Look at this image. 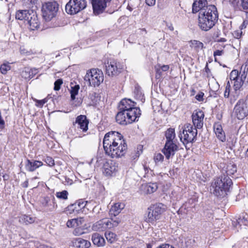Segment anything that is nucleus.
Instances as JSON below:
<instances>
[{
    "label": "nucleus",
    "mask_w": 248,
    "mask_h": 248,
    "mask_svg": "<svg viewBox=\"0 0 248 248\" xmlns=\"http://www.w3.org/2000/svg\"><path fill=\"white\" fill-rule=\"evenodd\" d=\"M43 165V162L40 161L27 159L25 163V168L28 171L33 172Z\"/></svg>",
    "instance_id": "obj_19"
},
{
    "label": "nucleus",
    "mask_w": 248,
    "mask_h": 248,
    "mask_svg": "<svg viewBox=\"0 0 248 248\" xmlns=\"http://www.w3.org/2000/svg\"><path fill=\"white\" fill-rule=\"evenodd\" d=\"M34 101L36 102V106L42 108L44 105L47 102V99H44L42 100H37L36 99H34Z\"/></svg>",
    "instance_id": "obj_47"
},
{
    "label": "nucleus",
    "mask_w": 248,
    "mask_h": 248,
    "mask_svg": "<svg viewBox=\"0 0 248 248\" xmlns=\"http://www.w3.org/2000/svg\"><path fill=\"white\" fill-rule=\"evenodd\" d=\"M214 132L217 138L221 141H224L226 140L225 133L222 129L221 124L219 123H216L214 125Z\"/></svg>",
    "instance_id": "obj_24"
},
{
    "label": "nucleus",
    "mask_w": 248,
    "mask_h": 248,
    "mask_svg": "<svg viewBox=\"0 0 248 248\" xmlns=\"http://www.w3.org/2000/svg\"><path fill=\"white\" fill-rule=\"evenodd\" d=\"M234 110L239 120H242L248 115V94L245 99H241L238 101Z\"/></svg>",
    "instance_id": "obj_8"
},
{
    "label": "nucleus",
    "mask_w": 248,
    "mask_h": 248,
    "mask_svg": "<svg viewBox=\"0 0 248 248\" xmlns=\"http://www.w3.org/2000/svg\"><path fill=\"white\" fill-rule=\"evenodd\" d=\"M63 81L62 79H58L54 82V90L55 91H59L61 88V86L62 84Z\"/></svg>",
    "instance_id": "obj_45"
},
{
    "label": "nucleus",
    "mask_w": 248,
    "mask_h": 248,
    "mask_svg": "<svg viewBox=\"0 0 248 248\" xmlns=\"http://www.w3.org/2000/svg\"><path fill=\"white\" fill-rule=\"evenodd\" d=\"M44 160L50 167H52L55 165L54 160L51 157L46 156Z\"/></svg>",
    "instance_id": "obj_44"
},
{
    "label": "nucleus",
    "mask_w": 248,
    "mask_h": 248,
    "mask_svg": "<svg viewBox=\"0 0 248 248\" xmlns=\"http://www.w3.org/2000/svg\"><path fill=\"white\" fill-rule=\"evenodd\" d=\"M87 203V201H85L82 199L79 200L67 207V210L69 211V213L71 214L78 212L79 209L84 208Z\"/></svg>",
    "instance_id": "obj_20"
},
{
    "label": "nucleus",
    "mask_w": 248,
    "mask_h": 248,
    "mask_svg": "<svg viewBox=\"0 0 248 248\" xmlns=\"http://www.w3.org/2000/svg\"><path fill=\"white\" fill-rule=\"evenodd\" d=\"M197 135V130L194 128L190 124H186L180 131L179 137L181 141L184 144L192 143L196 140Z\"/></svg>",
    "instance_id": "obj_4"
},
{
    "label": "nucleus",
    "mask_w": 248,
    "mask_h": 248,
    "mask_svg": "<svg viewBox=\"0 0 248 248\" xmlns=\"http://www.w3.org/2000/svg\"><path fill=\"white\" fill-rule=\"evenodd\" d=\"M204 93L202 92H200L195 96L196 99L199 101H202L203 100V97Z\"/></svg>",
    "instance_id": "obj_56"
},
{
    "label": "nucleus",
    "mask_w": 248,
    "mask_h": 248,
    "mask_svg": "<svg viewBox=\"0 0 248 248\" xmlns=\"http://www.w3.org/2000/svg\"><path fill=\"white\" fill-rule=\"evenodd\" d=\"M103 142L106 154L111 158L122 157L125 154L127 149L123 136L116 131H110L106 133Z\"/></svg>",
    "instance_id": "obj_1"
},
{
    "label": "nucleus",
    "mask_w": 248,
    "mask_h": 248,
    "mask_svg": "<svg viewBox=\"0 0 248 248\" xmlns=\"http://www.w3.org/2000/svg\"><path fill=\"white\" fill-rule=\"evenodd\" d=\"M103 168V173L104 175L108 176H112L118 171V165L116 162L113 160H109L104 164Z\"/></svg>",
    "instance_id": "obj_14"
},
{
    "label": "nucleus",
    "mask_w": 248,
    "mask_h": 248,
    "mask_svg": "<svg viewBox=\"0 0 248 248\" xmlns=\"http://www.w3.org/2000/svg\"><path fill=\"white\" fill-rule=\"evenodd\" d=\"M134 93L135 94L136 97L137 98L141 99V100H142L143 95L142 94V93L140 90V89L138 88H135Z\"/></svg>",
    "instance_id": "obj_46"
},
{
    "label": "nucleus",
    "mask_w": 248,
    "mask_h": 248,
    "mask_svg": "<svg viewBox=\"0 0 248 248\" xmlns=\"http://www.w3.org/2000/svg\"><path fill=\"white\" fill-rule=\"evenodd\" d=\"M111 0H93L92 5L93 12L95 15L102 13L107 6V4Z\"/></svg>",
    "instance_id": "obj_15"
},
{
    "label": "nucleus",
    "mask_w": 248,
    "mask_h": 248,
    "mask_svg": "<svg viewBox=\"0 0 248 248\" xmlns=\"http://www.w3.org/2000/svg\"><path fill=\"white\" fill-rule=\"evenodd\" d=\"M204 117V113L202 110H195L192 115V122L194 125V128L201 129L203 126V118Z\"/></svg>",
    "instance_id": "obj_13"
},
{
    "label": "nucleus",
    "mask_w": 248,
    "mask_h": 248,
    "mask_svg": "<svg viewBox=\"0 0 248 248\" xmlns=\"http://www.w3.org/2000/svg\"><path fill=\"white\" fill-rule=\"evenodd\" d=\"M248 24V22H247V21H246L245 20H244L243 24L241 25L240 26V30H243V29H245L247 26Z\"/></svg>",
    "instance_id": "obj_63"
},
{
    "label": "nucleus",
    "mask_w": 248,
    "mask_h": 248,
    "mask_svg": "<svg viewBox=\"0 0 248 248\" xmlns=\"http://www.w3.org/2000/svg\"><path fill=\"white\" fill-rule=\"evenodd\" d=\"M73 246L78 248H88L91 246L89 241L81 238H74L71 240Z\"/></svg>",
    "instance_id": "obj_22"
},
{
    "label": "nucleus",
    "mask_w": 248,
    "mask_h": 248,
    "mask_svg": "<svg viewBox=\"0 0 248 248\" xmlns=\"http://www.w3.org/2000/svg\"><path fill=\"white\" fill-rule=\"evenodd\" d=\"M158 66L160 67L162 71H167L169 69V66L168 65H164L162 66H160V65H158Z\"/></svg>",
    "instance_id": "obj_62"
},
{
    "label": "nucleus",
    "mask_w": 248,
    "mask_h": 248,
    "mask_svg": "<svg viewBox=\"0 0 248 248\" xmlns=\"http://www.w3.org/2000/svg\"><path fill=\"white\" fill-rule=\"evenodd\" d=\"M158 187L156 183H148L142 185L141 190L146 194H151L155 192Z\"/></svg>",
    "instance_id": "obj_25"
},
{
    "label": "nucleus",
    "mask_w": 248,
    "mask_h": 248,
    "mask_svg": "<svg viewBox=\"0 0 248 248\" xmlns=\"http://www.w3.org/2000/svg\"><path fill=\"white\" fill-rule=\"evenodd\" d=\"M83 233V232L82 230L80 228V227H77L73 231V234L75 235H80L82 234Z\"/></svg>",
    "instance_id": "obj_52"
},
{
    "label": "nucleus",
    "mask_w": 248,
    "mask_h": 248,
    "mask_svg": "<svg viewBox=\"0 0 248 248\" xmlns=\"http://www.w3.org/2000/svg\"><path fill=\"white\" fill-rule=\"evenodd\" d=\"M84 79L89 82L90 86H98L104 80V75L98 69H92L87 72Z\"/></svg>",
    "instance_id": "obj_6"
},
{
    "label": "nucleus",
    "mask_w": 248,
    "mask_h": 248,
    "mask_svg": "<svg viewBox=\"0 0 248 248\" xmlns=\"http://www.w3.org/2000/svg\"><path fill=\"white\" fill-rule=\"evenodd\" d=\"M75 220L76 221V223L75 224L77 227H79V226H81L84 222V219L83 217L75 218Z\"/></svg>",
    "instance_id": "obj_51"
},
{
    "label": "nucleus",
    "mask_w": 248,
    "mask_h": 248,
    "mask_svg": "<svg viewBox=\"0 0 248 248\" xmlns=\"http://www.w3.org/2000/svg\"><path fill=\"white\" fill-rule=\"evenodd\" d=\"M177 146L173 142L166 141L165 147L163 149V152L167 159L174 155L176 151L177 150Z\"/></svg>",
    "instance_id": "obj_16"
},
{
    "label": "nucleus",
    "mask_w": 248,
    "mask_h": 248,
    "mask_svg": "<svg viewBox=\"0 0 248 248\" xmlns=\"http://www.w3.org/2000/svg\"><path fill=\"white\" fill-rule=\"evenodd\" d=\"M223 185L222 178L215 179L211 186L210 190L211 192L217 197L223 195L225 192Z\"/></svg>",
    "instance_id": "obj_12"
},
{
    "label": "nucleus",
    "mask_w": 248,
    "mask_h": 248,
    "mask_svg": "<svg viewBox=\"0 0 248 248\" xmlns=\"http://www.w3.org/2000/svg\"><path fill=\"white\" fill-rule=\"evenodd\" d=\"M49 201L48 198H45L43 202V205L45 207H49Z\"/></svg>",
    "instance_id": "obj_61"
},
{
    "label": "nucleus",
    "mask_w": 248,
    "mask_h": 248,
    "mask_svg": "<svg viewBox=\"0 0 248 248\" xmlns=\"http://www.w3.org/2000/svg\"><path fill=\"white\" fill-rule=\"evenodd\" d=\"M27 21L31 30H37L39 28V22L36 13L33 11L31 12V15Z\"/></svg>",
    "instance_id": "obj_21"
},
{
    "label": "nucleus",
    "mask_w": 248,
    "mask_h": 248,
    "mask_svg": "<svg viewBox=\"0 0 248 248\" xmlns=\"http://www.w3.org/2000/svg\"><path fill=\"white\" fill-rule=\"evenodd\" d=\"M11 68L10 66L8 64L3 63L0 67V72L2 74H6L8 71L10 70Z\"/></svg>",
    "instance_id": "obj_42"
},
{
    "label": "nucleus",
    "mask_w": 248,
    "mask_h": 248,
    "mask_svg": "<svg viewBox=\"0 0 248 248\" xmlns=\"http://www.w3.org/2000/svg\"><path fill=\"white\" fill-rule=\"evenodd\" d=\"M155 70L156 72V78H157L158 76L159 77H160L162 75V72L160 67H158V65H157L155 67Z\"/></svg>",
    "instance_id": "obj_54"
},
{
    "label": "nucleus",
    "mask_w": 248,
    "mask_h": 248,
    "mask_svg": "<svg viewBox=\"0 0 248 248\" xmlns=\"http://www.w3.org/2000/svg\"><path fill=\"white\" fill-rule=\"evenodd\" d=\"M223 50H217L214 52V56L215 57V61H217L216 57L221 56L223 54Z\"/></svg>",
    "instance_id": "obj_57"
},
{
    "label": "nucleus",
    "mask_w": 248,
    "mask_h": 248,
    "mask_svg": "<svg viewBox=\"0 0 248 248\" xmlns=\"http://www.w3.org/2000/svg\"><path fill=\"white\" fill-rule=\"evenodd\" d=\"M154 159L155 163L157 164L163 161L164 156L160 153H157L155 155Z\"/></svg>",
    "instance_id": "obj_43"
},
{
    "label": "nucleus",
    "mask_w": 248,
    "mask_h": 248,
    "mask_svg": "<svg viewBox=\"0 0 248 248\" xmlns=\"http://www.w3.org/2000/svg\"><path fill=\"white\" fill-rule=\"evenodd\" d=\"M242 6L245 9H248V0H242Z\"/></svg>",
    "instance_id": "obj_59"
},
{
    "label": "nucleus",
    "mask_w": 248,
    "mask_h": 248,
    "mask_svg": "<svg viewBox=\"0 0 248 248\" xmlns=\"http://www.w3.org/2000/svg\"><path fill=\"white\" fill-rule=\"evenodd\" d=\"M237 170L236 166L234 164H230L227 166L226 169V173L227 175H232L234 174Z\"/></svg>",
    "instance_id": "obj_36"
},
{
    "label": "nucleus",
    "mask_w": 248,
    "mask_h": 248,
    "mask_svg": "<svg viewBox=\"0 0 248 248\" xmlns=\"http://www.w3.org/2000/svg\"><path fill=\"white\" fill-rule=\"evenodd\" d=\"M231 85L229 81L228 82L224 92V96L225 97L228 98L230 95Z\"/></svg>",
    "instance_id": "obj_49"
},
{
    "label": "nucleus",
    "mask_w": 248,
    "mask_h": 248,
    "mask_svg": "<svg viewBox=\"0 0 248 248\" xmlns=\"http://www.w3.org/2000/svg\"><path fill=\"white\" fill-rule=\"evenodd\" d=\"M138 117L135 115L128 116L125 112H123L122 110H119L116 116V121L120 124L126 125L135 122Z\"/></svg>",
    "instance_id": "obj_11"
},
{
    "label": "nucleus",
    "mask_w": 248,
    "mask_h": 248,
    "mask_svg": "<svg viewBox=\"0 0 248 248\" xmlns=\"http://www.w3.org/2000/svg\"><path fill=\"white\" fill-rule=\"evenodd\" d=\"M68 193L66 190H63L61 192H57L56 193V197L60 199L67 200Z\"/></svg>",
    "instance_id": "obj_40"
},
{
    "label": "nucleus",
    "mask_w": 248,
    "mask_h": 248,
    "mask_svg": "<svg viewBox=\"0 0 248 248\" xmlns=\"http://www.w3.org/2000/svg\"><path fill=\"white\" fill-rule=\"evenodd\" d=\"M75 124H78L83 132H86L88 129L89 121L85 115H80L76 119Z\"/></svg>",
    "instance_id": "obj_17"
},
{
    "label": "nucleus",
    "mask_w": 248,
    "mask_h": 248,
    "mask_svg": "<svg viewBox=\"0 0 248 248\" xmlns=\"http://www.w3.org/2000/svg\"><path fill=\"white\" fill-rule=\"evenodd\" d=\"M239 77L241 79L245 81L247 77V74L242 71H240L239 73Z\"/></svg>",
    "instance_id": "obj_58"
},
{
    "label": "nucleus",
    "mask_w": 248,
    "mask_h": 248,
    "mask_svg": "<svg viewBox=\"0 0 248 248\" xmlns=\"http://www.w3.org/2000/svg\"><path fill=\"white\" fill-rule=\"evenodd\" d=\"M125 205L122 202H117L111 206L109 211V215L118 216L124 208Z\"/></svg>",
    "instance_id": "obj_23"
},
{
    "label": "nucleus",
    "mask_w": 248,
    "mask_h": 248,
    "mask_svg": "<svg viewBox=\"0 0 248 248\" xmlns=\"http://www.w3.org/2000/svg\"><path fill=\"white\" fill-rule=\"evenodd\" d=\"M232 225L236 228H237L238 226H239V227H241L242 225L247 226L248 225V216L245 215L243 217H240L236 221H232Z\"/></svg>",
    "instance_id": "obj_28"
},
{
    "label": "nucleus",
    "mask_w": 248,
    "mask_h": 248,
    "mask_svg": "<svg viewBox=\"0 0 248 248\" xmlns=\"http://www.w3.org/2000/svg\"><path fill=\"white\" fill-rule=\"evenodd\" d=\"M244 80L241 79L240 78H237V79L233 81V89L235 91V93L237 94V96L238 95L239 93V92L240 91V89H241L243 84Z\"/></svg>",
    "instance_id": "obj_31"
},
{
    "label": "nucleus",
    "mask_w": 248,
    "mask_h": 248,
    "mask_svg": "<svg viewBox=\"0 0 248 248\" xmlns=\"http://www.w3.org/2000/svg\"><path fill=\"white\" fill-rule=\"evenodd\" d=\"M104 219L100 220L93 225V229L97 231H103L105 230Z\"/></svg>",
    "instance_id": "obj_35"
},
{
    "label": "nucleus",
    "mask_w": 248,
    "mask_h": 248,
    "mask_svg": "<svg viewBox=\"0 0 248 248\" xmlns=\"http://www.w3.org/2000/svg\"><path fill=\"white\" fill-rule=\"evenodd\" d=\"M38 69L36 68H26L23 71L22 76L26 79H31L38 73Z\"/></svg>",
    "instance_id": "obj_29"
},
{
    "label": "nucleus",
    "mask_w": 248,
    "mask_h": 248,
    "mask_svg": "<svg viewBox=\"0 0 248 248\" xmlns=\"http://www.w3.org/2000/svg\"><path fill=\"white\" fill-rule=\"evenodd\" d=\"M136 103L131 99L124 98L122 99L119 105V110L125 112L129 116L130 115H135L139 117L141 114L140 110L139 108L135 107Z\"/></svg>",
    "instance_id": "obj_5"
},
{
    "label": "nucleus",
    "mask_w": 248,
    "mask_h": 248,
    "mask_svg": "<svg viewBox=\"0 0 248 248\" xmlns=\"http://www.w3.org/2000/svg\"><path fill=\"white\" fill-rule=\"evenodd\" d=\"M240 70L241 71H243L247 75L248 72V65L246 63L243 64L241 66Z\"/></svg>",
    "instance_id": "obj_55"
},
{
    "label": "nucleus",
    "mask_w": 248,
    "mask_h": 248,
    "mask_svg": "<svg viewBox=\"0 0 248 248\" xmlns=\"http://www.w3.org/2000/svg\"><path fill=\"white\" fill-rule=\"evenodd\" d=\"M79 88L80 87L79 85H75L74 86L71 87L70 94L72 101L75 100L76 96L78 94Z\"/></svg>",
    "instance_id": "obj_34"
},
{
    "label": "nucleus",
    "mask_w": 248,
    "mask_h": 248,
    "mask_svg": "<svg viewBox=\"0 0 248 248\" xmlns=\"http://www.w3.org/2000/svg\"><path fill=\"white\" fill-rule=\"evenodd\" d=\"M110 219L112 222V225L114 227H117L121 222V218L119 217H117V216H114L109 215Z\"/></svg>",
    "instance_id": "obj_37"
},
{
    "label": "nucleus",
    "mask_w": 248,
    "mask_h": 248,
    "mask_svg": "<svg viewBox=\"0 0 248 248\" xmlns=\"http://www.w3.org/2000/svg\"><path fill=\"white\" fill-rule=\"evenodd\" d=\"M242 34V31L241 30H240V31H234V32L233 33V36L236 39L240 38L241 37Z\"/></svg>",
    "instance_id": "obj_53"
},
{
    "label": "nucleus",
    "mask_w": 248,
    "mask_h": 248,
    "mask_svg": "<svg viewBox=\"0 0 248 248\" xmlns=\"http://www.w3.org/2000/svg\"><path fill=\"white\" fill-rule=\"evenodd\" d=\"M76 221L75 220V218L68 220L66 223V225L69 228L75 227H76Z\"/></svg>",
    "instance_id": "obj_50"
},
{
    "label": "nucleus",
    "mask_w": 248,
    "mask_h": 248,
    "mask_svg": "<svg viewBox=\"0 0 248 248\" xmlns=\"http://www.w3.org/2000/svg\"><path fill=\"white\" fill-rule=\"evenodd\" d=\"M165 211V205L158 203L150 206L148 208L147 216L145 217V221L148 223L154 224L159 219L162 214Z\"/></svg>",
    "instance_id": "obj_3"
},
{
    "label": "nucleus",
    "mask_w": 248,
    "mask_h": 248,
    "mask_svg": "<svg viewBox=\"0 0 248 248\" xmlns=\"http://www.w3.org/2000/svg\"><path fill=\"white\" fill-rule=\"evenodd\" d=\"M230 78L232 81L240 78L238 71L237 70H232L230 75Z\"/></svg>",
    "instance_id": "obj_41"
},
{
    "label": "nucleus",
    "mask_w": 248,
    "mask_h": 248,
    "mask_svg": "<svg viewBox=\"0 0 248 248\" xmlns=\"http://www.w3.org/2000/svg\"><path fill=\"white\" fill-rule=\"evenodd\" d=\"M190 46L196 52H199L203 48V44L202 42L194 40L190 41Z\"/></svg>",
    "instance_id": "obj_30"
},
{
    "label": "nucleus",
    "mask_w": 248,
    "mask_h": 248,
    "mask_svg": "<svg viewBox=\"0 0 248 248\" xmlns=\"http://www.w3.org/2000/svg\"><path fill=\"white\" fill-rule=\"evenodd\" d=\"M87 6L86 0H70L65 6L68 14L74 15L83 10Z\"/></svg>",
    "instance_id": "obj_9"
},
{
    "label": "nucleus",
    "mask_w": 248,
    "mask_h": 248,
    "mask_svg": "<svg viewBox=\"0 0 248 248\" xmlns=\"http://www.w3.org/2000/svg\"><path fill=\"white\" fill-rule=\"evenodd\" d=\"M92 240L93 244L98 247L104 246L105 244L104 238L98 233H94L93 234Z\"/></svg>",
    "instance_id": "obj_26"
},
{
    "label": "nucleus",
    "mask_w": 248,
    "mask_h": 248,
    "mask_svg": "<svg viewBox=\"0 0 248 248\" xmlns=\"http://www.w3.org/2000/svg\"><path fill=\"white\" fill-rule=\"evenodd\" d=\"M218 19L216 7L209 5L208 8L202 10L198 16V26L202 31H208L215 26Z\"/></svg>",
    "instance_id": "obj_2"
},
{
    "label": "nucleus",
    "mask_w": 248,
    "mask_h": 248,
    "mask_svg": "<svg viewBox=\"0 0 248 248\" xmlns=\"http://www.w3.org/2000/svg\"><path fill=\"white\" fill-rule=\"evenodd\" d=\"M104 223L105 224L104 226L105 230L107 229H111L114 227L110 219L109 220L104 219Z\"/></svg>",
    "instance_id": "obj_48"
},
{
    "label": "nucleus",
    "mask_w": 248,
    "mask_h": 248,
    "mask_svg": "<svg viewBox=\"0 0 248 248\" xmlns=\"http://www.w3.org/2000/svg\"><path fill=\"white\" fill-rule=\"evenodd\" d=\"M146 3L149 6H154L155 3V0H145Z\"/></svg>",
    "instance_id": "obj_60"
},
{
    "label": "nucleus",
    "mask_w": 248,
    "mask_h": 248,
    "mask_svg": "<svg viewBox=\"0 0 248 248\" xmlns=\"http://www.w3.org/2000/svg\"><path fill=\"white\" fill-rule=\"evenodd\" d=\"M123 69L121 64L115 61H110L106 65V72L109 76H114L119 74Z\"/></svg>",
    "instance_id": "obj_10"
},
{
    "label": "nucleus",
    "mask_w": 248,
    "mask_h": 248,
    "mask_svg": "<svg viewBox=\"0 0 248 248\" xmlns=\"http://www.w3.org/2000/svg\"><path fill=\"white\" fill-rule=\"evenodd\" d=\"M35 217L27 216L26 215H22L19 217V221L22 223L26 224H31L35 221Z\"/></svg>",
    "instance_id": "obj_32"
},
{
    "label": "nucleus",
    "mask_w": 248,
    "mask_h": 248,
    "mask_svg": "<svg viewBox=\"0 0 248 248\" xmlns=\"http://www.w3.org/2000/svg\"><path fill=\"white\" fill-rule=\"evenodd\" d=\"M222 182L223 183V186H224V189L225 191L232 185V180L228 177H225L222 179Z\"/></svg>",
    "instance_id": "obj_39"
},
{
    "label": "nucleus",
    "mask_w": 248,
    "mask_h": 248,
    "mask_svg": "<svg viewBox=\"0 0 248 248\" xmlns=\"http://www.w3.org/2000/svg\"><path fill=\"white\" fill-rule=\"evenodd\" d=\"M56 206H57V205L55 204V203L53 202V205L51 207H49L48 210L52 211L56 208Z\"/></svg>",
    "instance_id": "obj_64"
},
{
    "label": "nucleus",
    "mask_w": 248,
    "mask_h": 248,
    "mask_svg": "<svg viewBox=\"0 0 248 248\" xmlns=\"http://www.w3.org/2000/svg\"><path fill=\"white\" fill-rule=\"evenodd\" d=\"M105 236L107 241L110 243H112L115 241L116 234L112 232H106L105 233Z\"/></svg>",
    "instance_id": "obj_38"
},
{
    "label": "nucleus",
    "mask_w": 248,
    "mask_h": 248,
    "mask_svg": "<svg viewBox=\"0 0 248 248\" xmlns=\"http://www.w3.org/2000/svg\"><path fill=\"white\" fill-rule=\"evenodd\" d=\"M59 10V4L55 1L48 2L43 5V16L46 21H49L54 17Z\"/></svg>",
    "instance_id": "obj_7"
},
{
    "label": "nucleus",
    "mask_w": 248,
    "mask_h": 248,
    "mask_svg": "<svg viewBox=\"0 0 248 248\" xmlns=\"http://www.w3.org/2000/svg\"><path fill=\"white\" fill-rule=\"evenodd\" d=\"M29 10H19L16 13V18L20 20H27L31 15V12Z\"/></svg>",
    "instance_id": "obj_27"
},
{
    "label": "nucleus",
    "mask_w": 248,
    "mask_h": 248,
    "mask_svg": "<svg viewBox=\"0 0 248 248\" xmlns=\"http://www.w3.org/2000/svg\"><path fill=\"white\" fill-rule=\"evenodd\" d=\"M165 136L167 139L166 141L173 142V140L175 137L174 129L172 128H169L166 132Z\"/></svg>",
    "instance_id": "obj_33"
},
{
    "label": "nucleus",
    "mask_w": 248,
    "mask_h": 248,
    "mask_svg": "<svg viewBox=\"0 0 248 248\" xmlns=\"http://www.w3.org/2000/svg\"><path fill=\"white\" fill-rule=\"evenodd\" d=\"M209 5H207V1L206 0H196L193 3L192 12L193 13H201L202 10H205L208 8Z\"/></svg>",
    "instance_id": "obj_18"
}]
</instances>
